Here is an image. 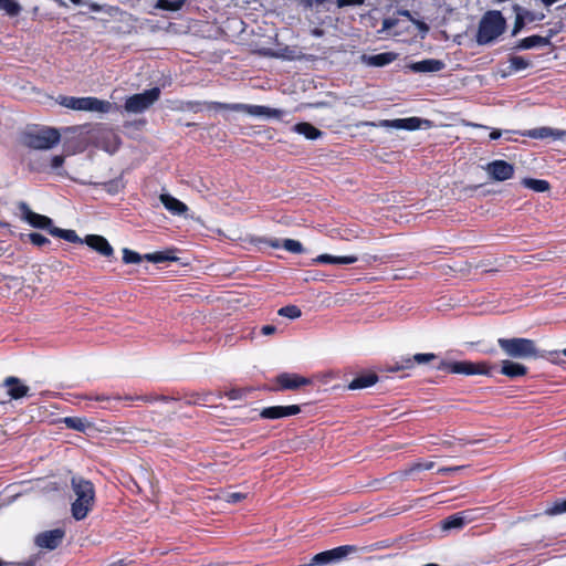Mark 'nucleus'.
<instances>
[{"label":"nucleus","mask_w":566,"mask_h":566,"mask_svg":"<svg viewBox=\"0 0 566 566\" xmlns=\"http://www.w3.org/2000/svg\"><path fill=\"white\" fill-rule=\"evenodd\" d=\"M71 486L75 495V500L71 506L72 516L76 521L84 520L93 509L95 502L94 485L88 480L80 476H73L71 480Z\"/></svg>","instance_id":"f257e3e1"},{"label":"nucleus","mask_w":566,"mask_h":566,"mask_svg":"<svg viewBox=\"0 0 566 566\" xmlns=\"http://www.w3.org/2000/svg\"><path fill=\"white\" fill-rule=\"evenodd\" d=\"M506 21L500 11H488L479 23L476 41L479 44H489L505 30Z\"/></svg>","instance_id":"f03ea898"},{"label":"nucleus","mask_w":566,"mask_h":566,"mask_svg":"<svg viewBox=\"0 0 566 566\" xmlns=\"http://www.w3.org/2000/svg\"><path fill=\"white\" fill-rule=\"evenodd\" d=\"M61 135L56 128L43 127L25 132L22 136L24 146L35 150H49L60 143Z\"/></svg>","instance_id":"7ed1b4c3"},{"label":"nucleus","mask_w":566,"mask_h":566,"mask_svg":"<svg viewBox=\"0 0 566 566\" xmlns=\"http://www.w3.org/2000/svg\"><path fill=\"white\" fill-rule=\"evenodd\" d=\"M497 344L501 349L511 358L527 359L539 356V350L535 342L528 338H499Z\"/></svg>","instance_id":"20e7f679"},{"label":"nucleus","mask_w":566,"mask_h":566,"mask_svg":"<svg viewBox=\"0 0 566 566\" xmlns=\"http://www.w3.org/2000/svg\"><path fill=\"white\" fill-rule=\"evenodd\" d=\"M209 109H228L233 112H243L251 116L266 117V118H281L285 112L279 108H272L263 105H249L242 103H220V102H207L205 103Z\"/></svg>","instance_id":"39448f33"},{"label":"nucleus","mask_w":566,"mask_h":566,"mask_svg":"<svg viewBox=\"0 0 566 566\" xmlns=\"http://www.w3.org/2000/svg\"><path fill=\"white\" fill-rule=\"evenodd\" d=\"M56 102L70 109L75 111H90L97 113H108L112 104L107 101H102L96 97H74L60 95Z\"/></svg>","instance_id":"423d86ee"},{"label":"nucleus","mask_w":566,"mask_h":566,"mask_svg":"<svg viewBox=\"0 0 566 566\" xmlns=\"http://www.w3.org/2000/svg\"><path fill=\"white\" fill-rule=\"evenodd\" d=\"M160 97V88L153 87L127 97L124 108L127 113L139 114L148 109Z\"/></svg>","instance_id":"0eeeda50"},{"label":"nucleus","mask_w":566,"mask_h":566,"mask_svg":"<svg viewBox=\"0 0 566 566\" xmlns=\"http://www.w3.org/2000/svg\"><path fill=\"white\" fill-rule=\"evenodd\" d=\"M439 370H446L452 374L463 375H489L490 367L485 363H471V361H441L438 366Z\"/></svg>","instance_id":"6e6552de"},{"label":"nucleus","mask_w":566,"mask_h":566,"mask_svg":"<svg viewBox=\"0 0 566 566\" xmlns=\"http://www.w3.org/2000/svg\"><path fill=\"white\" fill-rule=\"evenodd\" d=\"M94 143L97 147L109 154H114L120 144L119 136L111 128H99L94 135Z\"/></svg>","instance_id":"1a4fd4ad"},{"label":"nucleus","mask_w":566,"mask_h":566,"mask_svg":"<svg viewBox=\"0 0 566 566\" xmlns=\"http://www.w3.org/2000/svg\"><path fill=\"white\" fill-rule=\"evenodd\" d=\"M484 169L495 181H505L514 175V166L501 159L489 163Z\"/></svg>","instance_id":"9d476101"},{"label":"nucleus","mask_w":566,"mask_h":566,"mask_svg":"<svg viewBox=\"0 0 566 566\" xmlns=\"http://www.w3.org/2000/svg\"><path fill=\"white\" fill-rule=\"evenodd\" d=\"M276 384L280 390H297L311 385L312 380L297 374L282 373L276 377Z\"/></svg>","instance_id":"9b49d317"},{"label":"nucleus","mask_w":566,"mask_h":566,"mask_svg":"<svg viewBox=\"0 0 566 566\" xmlns=\"http://www.w3.org/2000/svg\"><path fill=\"white\" fill-rule=\"evenodd\" d=\"M18 208L22 219L32 227L46 229L48 231L52 228V220L49 217L33 212L25 202H20Z\"/></svg>","instance_id":"f8f14e48"},{"label":"nucleus","mask_w":566,"mask_h":566,"mask_svg":"<svg viewBox=\"0 0 566 566\" xmlns=\"http://www.w3.org/2000/svg\"><path fill=\"white\" fill-rule=\"evenodd\" d=\"M65 532L61 528L45 531L36 535L35 544L41 548L54 549L61 544Z\"/></svg>","instance_id":"ddd939ff"},{"label":"nucleus","mask_w":566,"mask_h":566,"mask_svg":"<svg viewBox=\"0 0 566 566\" xmlns=\"http://www.w3.org/2000/svg\"><path fill=\"white\" fill-rule=\"evenodd\" d=\"M301 408L297 405L291 406H273L264 408L260 416L264 419H280L289 416L297 415Z\"/></svg>","instance_id":"4468645a"},{"label":"nucleus","mask_w":566,"mask_h":566,"mask_svg":"<svg viewBox=\"0 0 566 566\" xmlns=\"http://www.w3.org/2000/svg\"><path fill=\"white\" fill-rule=\"evenodd\" d=\"M522 136L534 138V139H545V138H553V139H564L566 138V130L563 129H556L551 127H538L528 129L524 133H522Z\"/></svg>","instance_id":"2eb2a0df"},{"label":"nucleus","mask_w":566,"mask_h":566,"mask_svg":"<svg viewBox=\"0 0 566 566\" xmlns=\"http://www.w3.org/2000/svg\"><path fill=\"white\" fill-rule=\"evenodd\" d=\"M84 242L90 248H92L93 250H95L99 254H102L103 256L108 258V256H112L113 253H114V250H113L112 245L102 235H97V234L86 235L85 239H84Z\"/></svg>","instance_id":"dca6fc26"},{"label":"nucleus","mask_w":566,"mask_h":566,"mask_svg":"<svg viewBox=\"0 0 566 566\" xmlns=\"http://www.w3.org/2000/svg\"><path fill=\"white\" fill-rule=\"evenodd\" d=\"M3 386L8 389V395L12 399H20L28 395L29 387L19 378L10 376L3 380Z\"/></svg>","instance_id":"f3484780"},{"label":"nucleus","mask_w":566,"mask_h":566,"mask_svg":"<svg viewBox=\"0 0 566 566\" xmlns=\"http://www.w3.org/2000/svg\"><path fill=\"white\" fill-rule=\"evenodd\" d=\"M446 64L441 60L428 59L415 62L409 65V69L415 73H436L443 70Z\"/></svg>","instance_id":"a211bd4d"},{"label":"nucleus","mask_w":566,"mask_h":566,"mask_svg":"<svg viewBox=\"0 0 566 566\" xmlns=\"http://www.w3.org/2000/svg\"><path fill=\"white\" fill-rule=\"evenodd\" d=\"M159 200L164 207L175 216H181L188 211V207L184 202L169 193H161Z\"/></svg>","instance_id":"6ab92c4d"},{"label":"nucleus","mask_w":566,"mask_h":566,"mask_svg":"<svg viewBox=\"0 0 566 566\" xmlns=\"http://www.w3.org/2000/svg\"><path fill=\"white\" fill-rule=\"evenodd\" d=\"M471 521V513L469 511H463L457 514H453L442 522V528L444 531L449 530H460L468 522Z\"/></svg>","instance_id":"aec40b11"},{"label":"nucleus","mask_w":566,"mask_h":566,"mask_svg":"<svg viewBox=\"0 0 566 566\" xmlns=\"http://www.w3.org/2000/svg\"><path fill=\"white\" fill-rule=\"evenodd\" d=\"M396 59H397V54L394 52H385V53H379V54H375V55L364 54L361 56V61L366 65L377 66V67L388 65L391 62H394Z\"/></svg>","instance_id":"412c9836"},{"label":"nucleus","mask_w":566,"mask_h":566,"mask_svg":"<svg viewBox=\"0 0 566 566\" xmlns=\"http://www.w3.org/2000/svg\"><path fill=\"white\" fill-rule=\"evenodd\" d=\"M527 373V368L518 363L505 359L502 360L501 364V374L507 376L509 378H517L525 376Z\"/></svg>","instance_id":"4be33fe9"},{"label":"nucleus","mask_w":566,"mask_h":566,"mask_svg":"<svg viewBox=\"0 0 566 566\" xmlns=\"http://www.w3.org/2000/svg\"><path fill=\"white\" fill-rule=\"evenodd\" d=\"M549 38L551 36L531 35L520 40L515 45V49L530 50L537 46H545L551 43Z\"/></svg>","instance_id":"5701e85b"},{"label":"nucleus","mask_w":566,"mask_h":566,"mask_svg":"<svg viewBox=\"0 0 566 566\" xmlns=\"http://www.w3.org/2000/svg\"><path fill=\"white\" fill-rule=\"evenodd\" d=\"M424 120L418 118V117H409V118H399L394 119L391 122H385L387 126L399 128V129H408V130H415L421 127V124Z\"/></svg>","instance_id":"b1692460"},{"label":"nucleus","mask_w":566,"mask_h":566,"mask_svg":"<svg viewBox=\"0 0 566 566\" xmlns=\"http://www.w3.org/2000/svg\"><path fill=\"white\" fill-rule=\"evenodd\" d=\"M436 359L434 354H416L412 357H406L401 359L400 365L397 369H409L413 366V364H427Z\"/></svg>","instance_id":"393cba45"},{"label":"nucleus","mask_w":566,"mask_h":566,"mask_svg":"<svg viewBox=\"0 0 566 566\" xmlns=\"http://www.w3.org/2000/svg\"><path fill=\"white\" fill-rule=\"evenodd\" d=\"M377 381H378V377L376 374L360 375L349 382L348 389L357 390V389L368 388V387H371L373 385H375Z\"/></svg>","instance_id":"a878e982"},{"label":"nucleus","mask_w":566,"mask_h":566,"mask_svg":"<svg viewBox=\"0 0 566 566\" xmlns=\"http://www.w3.org/2000/svg\"><path fill=\"white\" fill-rule=\"evenodd\" d=\"M357 256H334L331 254H321L313 260L315 263H328V264H353L357 261Z\"/></svg>","instance_id":"bb28decb"},{"label":"nucleus","mask_w":566,"mask_h":566,"mask_svg":"<svg viewBox=\"0 0 566 566\" xmlns=\"http://www.w3.org/2000/svg\"><path fill=\"white\" fill-rule=\"evenodd\" d=\"M63 423L69 428L80 432H85L87 429H91L93 426L86 418L81 417H65L63 419Z\"/></svg>","instance_id":"cd10ccee"},{"label":"nucleus","mask_w":566,"mask_h":566,"mask_svg":"<svg viewBox=\"0 0 566 566\" xmlns=\"http://www.w3.org/2000/svg\"><path fill=\"white\" fill-rule=\"evenodd\" d=\"M293 130L305 136L307 139H317L322 136V132L310 123H298L294 125Z\"/></svg>","instance_id":"c85d7f7f"},{"label":"nucleus","mask_w":566,"mask_h":566,"mask_svg":"<svg viewBox=\"0 0 566 566\" xmlns=\"http://www.w3.org/2000/svg\"><path fill=\"white\" fill-rule=\"evenodd\" d=\"M49 233L53 237L62 238L69 242H83L74 230H64L56 227L49 229Z\"/></svg>","instance_id":"c756f323"},{"label":"nucleus","mask_w":566,"mask_h":566,"mask_svg":"<svg viewBox=\"0 0 566 566\" xmlns=\"http://www.w3.org/2000/svg\"><path fill=\"white\" fill-rule=\"evenodd\" d=\"M522 184L536 192H545L549 189V184L543 179L525 178Z\"/></svg>","instance_id":"7c9ffc66"},{"label":"nucleus","mask_w":566,"mask_h":566,"mask_svg":"<svg viewBox=\"0 0 566 566\" xmlns=\"http://www.w3.org/2000/svg\"><path fill=\"white\" fill-rule=\"evenodd\" d=\"M185 0H156L155 8L167 11H178L182 8Z\"/></svg>","instance_id":"2f4dec72"},{"label":"nucleus","mask_w":566,"mask_h":566,"mask_svg":"<svg viewBox=\"0 0 566 566\" xmlns=\"http://www.w3.org/2000/svg\"><path fill=\"white\" fill-rule=\"evenodd\" d=\"M531 66V62L523 56L513 55L510 57V69L513 72L523 71Z\"/></svg>","instance_id":"473e14b6"},{"label":"nucleus","mask_w":566,"mask_h":566,"mask_svg":"<svg viewBox=\"0 0 566 566\" xmlns=\"http://www.w3.org/2000/svg\"><path fill=\"white\" fill-rule=\"evenodd\" d=\"M144 258H145V260L153 262V263H161L165 261L176 260V258L170 255L169 252L148 253V254H145Z\"/></svg>","instance_id":"72a5a7b5"},{"label":"nucleus","mask_w":566,"mask_h":566,"mask_svg":"<svg viewBox=\"0 0 566 566\" xmlns=\"http://www.w3.org/2000/svg\"><path fill=\"white\" fill-rule=\"evenodd\" d=\"M0 9L14 17L19 14L21 7L14 0H0Z\"/></svg>","instance_id":"f704fd0d"},{"label":"nucleus","mask_w":566,"mask_h":566,"mask_svg":"<svg viewBox=\"0 0 566 566\" xmlns=\"http://www.w3.org/2000/svg\"><path fill=\"white\" fill-rule=\"evenodd\" d=\"M143 260H145L144 255H140L139 253L132 251L129 249L123 250V261L126 264H130V263L137 264V263L142 262Z\"/></svg>","instance_id":"c9c22d12"},{"label":"nucleus","mask_w":566,"mask_h":566,"mask_svg":"<svg viewBox=\"0 0 566 566\" xmlns=\"http://www.w3.org/2000/svg\"><path fill=\"white\" fill-rule=\"evenodd\" d=\"M277 313L281 316L289 317L292 319L298 318L302 314L301 310L295 305H287V306L281 307Z\"/></svg>","instance_id":"e433bc0d"},{"label":"nucleus","mask_w":566,"mask_h":566,"mask_svg":"<svg viewBox=\"0 0 566 566\" xmlns=\"http://www.w3.org/2000/svg\"><path fill=\"white\" fill-rule=\"evenodd\" d=\"M282 247L292 253H302L303 252V245L300 241L293 240V239H285L282 242Z\"/></svg>","instance_id":"4c0bfd02"},{"label":"nucleus","mask_w":566,"mask_h":566,"mask_svg":"<svg viewBox=\"0 0 566 566\" xmlns=\"http://www.w3.org/2000/svg\"><path fill=\"white\" fill-rule=\"evenodd\" d=\"M103 187L108 193L115 195L124 188V182L122 179H114L103 184Z\"/></svg>","instance_id":"58836bf2"},{"label":"nucleus","mask_w":566,"mask_h":566,"mask_svg":"<svg viewBox=\"0 0 566 566\" xmlns=\"http://www.w3.org/2000/svg\"><path fill=\"white\" fill-rule=\"evenodd\" d=\"M264 54L268 56H273V57H283V59H289V60L294 59L293 51H291L287 48H285L284 50H280V51L268 50V51H265Z\"/></svg>","instance_id":"ea45409f"},{"label":"nucleus","mask_w":566,"mask_h":566,"mask_svg":"<svg viewBox=\"0 0 566 566\" xmlns=\"http://www.w3.org/2000/svg\"><path fill=\"white\" fill-rule=\"evenodd\" d=\"M29 239L36 247H43V245L50 243V240L46 237H44L40 233H36V232L30 233Z\"/></svg>","instance_id":"a19ab883"},{"label":"nucleus","mask_w":566,"mask_h":566,"mask_svg":"<svg viewBox=\"0 0 566 566\" xmlns=\"http://www.w3.org/2000/svg\"><path fill=\"white\" fill-rule=\"evenodd\" d=\"M566 512V500L556 502L552 507L547 509V513L551 515L562 514Z\"/></svg>","instance_id":"79ce46f5"},{"label":"nucleus","mask_w":566,"mask_h":566,"mask_svg":"<svg viewBox=\"0 0 566 566\" xmlns=\"http://www.w3.org/2000/svg\"><path fill=\"white\" fill-rule=\"evenodd\" d=\"M224 499L228 503H238L245 499V494L241 492H230L226 495Z\"/></svg>","instance_id":"37998d69"},{"label":"nucleus","mask_w":566,"mask_h":566,"mask_svg":"<svg viewBox=\"0 0 566 566\" xmlns=\"http://www.w3.org/2000/svg\"><path fill=\"white\" fill-rule=\"evenodd\" d=\"M411 22L417 27V29L421 32L422 34V38H424V35L429 32V25L421 21V20H418V19H411Z\"/></svg>","instance_id":"c03bdc74"},{"label":"nucleus","mask_w":566,"mask_h":566,"mask_svg":"<svg viewBox=\"0 0 566 566\" xmlns=\"http://www.w3.org/2000/svg\"><path fill=\"white\" fill-rule=\"evenodd\" d=\"M422 465L423 463L422 462H417V463H413L412 465H410L408 469L401 471V475L402 476H408L410 475L411 473L416 472V471H420V470H423L422 469Z\"/></svg>","instance_id":"a18cd8bd"},{"label":"nucleus","mask_w":566,"mask_h":566,"mask_svg":"<svg viewBox=\"0 0 566 566\" xmlns=\"http://www.w3.org/2000/svg\"><path fill=\"white\" fill-rule=\"evenodd\" d=\"M558 10L560 11V14H559V28L560 29H565L566 28V3L560 6L558 8Z\"/></svg>","instance_id":"49530a36"},{"label":"nucleus","mask_w":566,"mask_h":566,"mask_svg":"<svg viewBox=\"0 0 566 566\" xmlns=\"http://www.w3.org/2000/svg\"><path fill=\"white\" fill-rule=\"evenodd\" d=\"M364 3V0H337V6L339 8L346 7V6H361Z\"/></svg>","instance_id":"de8ad7c7"},{"label":"nucleus","mask_w":566,"mask_h":566,"mask_svg":"<svg viewBox=\"0 0 566 566\" xmlns=\"http://www.w3.org/2000/svg\"><path fill=\"white\" fill-rule=\"evenodd\" d=\"M398 23V20L395 18H387L382 21V30H391Z\"/></svg>","instance_id":"09e8293b"},{"label":"nucleus","mask_w":566,"mask_h":566,"mask_svg":"<svg viewBox=\"0 0 566 566\" xmlns=\"http://www.w3.org/2000/svg\"><path fill=\"white\" fill-rule=\"evenodd\" d=\"M63 163H64V157L61 155H56V156L52 157V159H51V167L53 169H57V168L62 167Z\"/></svg>","instance_id":"8fccbe9b"},{"label":"nucleus","mask_w":566,"mask_h":566,"mask_svg":"<svg viewBox=\"0 0 566 566\" xmlns=\"http://www.w3.org/2000/svg\"><path fill=\"white\" fill-rule=\"evenodd\" d=\"M276 331V327L273 326V325H264L262 328H261V333L265 336H270L272 334H274Z\"/></svg>","instance_id":"3c124183"},{"label":"nucleus","mask_w":566,"mask_h":566,"mask_svg":"<svg viewBox=\"0 0 566 566\" xmlns=\"http://www.w3.org/2000/svg\"><path fill=\"white\" fill-rule=\"evenodd\" d=\"M463 467H451V468H441L438 470V473L440 474H449V473H452V472H457L459 470H461Z\"/></svg>","instance_id":"603ef678"},{"label":"nucleus","mask_w":566,"mask_h":566,"mask_svg":"<svg viewBox=\"0 0 566 566\" xmlns=\"http://www.w3.org/2000/svg\"><path fill=\"white\" fill-rule=\"evenodd\" d=\"M523 24H524L523 19L520 15H517L515 25H514V30L512 32L513 35H515L522 29Z\"/></svg>","instance_id":"864d4df0"},{"label":"nucleus","mask_w":566,"mask_h":566,"mask_svg":"<svg viewBox=\"0 0 566 566\" xmlns=\"http://www.w3.org/2000/svg\"><path fill=\"white\" fill-rule=\"evenodd\" d=\"M307 7H312L313 4L319 6L323 4L326 0H303Z\"/></svg>","instance_id":"5fc2aeb1"},{"label":"nucleus","mask_w":566,"mask_h":566,"mask_svg":"<svg viewBox=\"0 0 566 566\" xmlns=\"http://www.w3.org/2000/svg\"><path fill=\"white\" fill-rule=\"evenodd\" d=\"M502 135V132L500 129H494L491 132L490 134V138L495 140V139H499Z\"/></svg>","instance_id":"6e6d98bb"},{"label":"nucleus","mask_w":566,"mask_h":566,"mask_svg":"<svg viewBox=\"0 0 566 566\" xmlns=\"http://www.w3.org/2000/svg\"><path fill=\"white\" fill-rule=\"evenodd\" d=\"M397 13L399 15L408 18L410 21H411V19H413V17L411 15V13L408 10H399Z\"/></svg>","instance_id":"4d7b16f0"},{"label":"nucleus","mask_w":566,"mask_h":566,"mask_svg":"<svg viewBox=\"0 0 566 566\" xmlns=\"http://www.w3.org/2000/svg\"><path fill=\"white\" fill-rule=\"evenodd\" d=\"M422 463H423V465H422L423 470H431L434 467V463L432 461L422 462Z\"/></svg>","instance_id":"13d9d810"},{"label":"nucleus","mask_w":566,"mask_h":566,"mask_svg":"<svg viewBox=\"0 0 566 566\" xmlns=\"http://www.w3.org/2000/svg\"><path fill=\"white\" fill-rule=\"evenodd\" d=\"M269 243H270V245H271V247H273V248H279V247H281V244H280L279 240H271Z\"/></svg>","instance_id":"bf43d9fd"},{"label":"nucleus","mask_w":566,"mask_h":566,"mask_svg":"<svg viewBox=\"0 0 566 566\" xmlns=\"http://www.w3.org/2000/svg\"><path fill=\"white\" fill-rule=\"evenodd\" d=\"M546 7L552 6L553 3L557 2L558 0H541Z\"/></svg>","instance_id":"052dcab7"},{"label":"nucleus","mask_w":566,"mask_h":566,"mask_svg":"<svg viewBox=\"0 0 566 566\" xmlns=\"http://www.w3.org/2000/svg\"><path fill=\"white\" fill-rule=\"evenodd\" d=\"M109 566H124V563H123V560H119V562L113 563Z\"/></svg>","instance_id":"680f3d73"},{"label":"nucleus","mask_w":566,"mask_h":566,"mask_svg":"<svg viewBox=\"0 0 566 566\" xmlns=\"http://www.w3.org/2000/svg\"><path fill=\"white\" fill-rule=\"evenodd\" d=\"M314 34H315V35H317V36H319V35L322 34V31H319V30H315V31H314Z\"/></svg>","instance_id":"e2e57ef3"},{"label":"nucleus","mask_w":566,"mask_h":566,"mask_svg":"<svg viewBox=\"0 0 566 566\" xmlns=\"http://www.w3.org/2000/svg\"><path fill=\"white\" fill-rule=\"evenodd\" d=\"M95 399H96V400H104L105 398H104V397H99V396H97Z\"/></svg>","instance_id":"0e129e2a"},{"label":"nucleus","mask_w":566,"mask_h":566,"mask_svg":"<svg viewBox=\"0 0 566 566\" xmlns=\"http://www.w3.org/2000/svg\"><path fill=\"white\" fill-rule=\"evenodd\" d=\"M72 2L78 4L81 2V0H71Z\"/></svg>","instance_id":"69168bd1"},{"label":"nucleus","mask_w":566,"mask_h":566,"mask_svg":"<svg viewBox=\"0 0 566 566\" xmlns=\"http://www.w3.org/2000/svg\"><path fill=\"white\" fill-rule=\"evenodd\" d=\"M563 355L566 357V348L562 350Z\"/></svg>","instance_id":"338daca9"},{"label":"nucleus","mask_w":566,"mask_h":566,"mask_svg":"<svg viewBox=\"0 0 566 566\" xmlns=\"http://www.w3.org/2000/svg\"><path fill=\"white\" fill-rule=\"evenodd\" d=\"M2 251H3V248H0V253H2Z\"/></svg>","instance_id":"774afa93"}]
</instances>
